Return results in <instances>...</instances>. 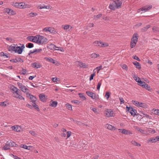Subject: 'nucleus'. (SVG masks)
Here are the masks:
<instances>
[{"label": "nucleus", "mask_w": 159, "mask_h": 159, "mask_svg": "<svg viewBox=\"0 0 159 159\" xmlns=\"http://www.w3.org/2000/svg\"><path fill=\"white\" fill-rule=\"evenodd\" d=\"M37 15V14L36 13L31 12L30 13L28 14V16H29L33 17L36 16Z\"/></svg>", "instance_id": "52"}, {"label": "nucleus", "mask_w": 159, "mask_h": 159, "mask_svg": "<svg viewBox=\"0 0 159 159\" xmlns=\"http://www.w3.org/2000/svg\"><path fill=\"white\" fill-rule=\"evenodd\" d=\"M146 83L144 81H141V80H140L138 84L139 85L143 88V86H144L145 84Z\"/></svg>", "instance_id": "41"}, {"label": "nucleus", "mask_w": 159, "mask_h": 159, "mask_svg": "<svg viewBox=\"0 0 159 159\" xmlns=\"http://www.w3.org/2000/svg\"><path fill=\"white\" fill-rule=\"evenodd\" d=\"M118 129L119 133H121L123 134L128 135L132 134L130 131L124 129Z\"/></svg>", "instance_id": "10"}, {"label": "nucleus", "mask_w": 159, "mask_h": 159, "mask_svg": "<svg viewBox=\"0 0 159 159\" xmlns=\"http://www.w3.org/2000/svg\"><path fill=\"white\" fill-rule=\"evenodd\" d=\"M138 34L136 33H135L133 34L130 42L135 43H136L138 41Z\"/></svg>", "instance_id": "15"}, {"label": "nucleus", "mask_w": 159, "mask_h": 159, "mask_svg": "<svg viewBox=\"0 0 159 159\" xmlns=\"http://www.w3.org/2000/svg\"><path fill=\"white\" fill-rule=\"evenodd\" d=\"M26 47L29 48H31L34 47V44L31 43H28L26 45Z\"/></svg>", "instance_id": "47"}, {"label": "nucleus", "mask_w": 159, "mask_h": 159, "mask_svg": "<svg viewBox=\"0 0 159 159\" xmlns=\"http://www.w3.org/2000/svg\"><path fill=\"white\" fill-rule=\"evenodd\" d=\"M15 45L13 44L9 46L7 48L8 50L11 52L13 51L15 52V48H16V46H15Z\"/></svg>", "instance_id": "22"}, {"label": "nucleus", "mask_w": 159, "mask_h": 159, "mask_svg": "<svg viewBox=\"0 0 159 159\" xmlns=\"http://www.w3.org/2000/svg\"><path fill=\"white\" fill-rule=\"evenodd\" d=\"M105 116L107 117H113L114 116V113L113 111L110 109H108L105 111Z\"/></svg>", "instance_id": "8"}, {"label": "nucleus", "mask_w": 159, "mask_h": 159, "mask_svg": "<svg viewBox=\"0 0 159 159\" xmlns=\"http://www.w3.org/2000/svg\"><path fill=\"white\" fill-rule=\"evenodd\" d=\"M111 95V93L109 92H107L105 96V97L107 99H108L109 98Z\"/></svg>", "instance_id": "49"}, {"label": "nucleus", "mask_w": 159, "mask_h": 159, "mask_svg": "<svg viewBox=\"0 0 159 159\" xmlns=\"http://www.w3.org/2000/svg\"><path fill=\"white\" fill-rule=\"evenodd\" d=\"M32 64L33 66L36 68H38L40 67V65L39 63L34 62Z\"/></svg>", "instance_id": "43"}, {"label": "nucleus", "mask_w": 159, "mask_h": 159, "mask_svg": "<svg viewBox=\"0 0 159 159\" xmlns=\"http://www.w3.org/2000/svg\"><path fill=\"white\" fill-rule=\"evenodd\" d=\"M133 78H134V80L137 82L138 83L139 82L140 80H141L140 78L137 76L136 75H134L133 76Z\"/></svg>", "instance_id": "42"}, {"label": "nucleus", "mask_w": 159, "mask_h": 159, "mask_svg": "<svg viewBox=\"0 0 159 159\" xmlns=\"http://www.w3.org/2000/svg\"><path fill=\"white\" fill-rule=\"evenodd\" d=\"M147 143H154L152 137L151 138L147 140Z\"/></svg>", "instance_id": "50"}, {"label": "nucleus", "mask_w": 159, "mask_h": 159, "mask_svg": "<svg viewBox=\"0 0 159 159\" xmlns=\"http://www.w3.org/2000/svg\"><path fill=\"white\" fill-rule=\"evenodd\" d=\"M120 66L123 69L125 70H128V67L126 64H121L120 65Z\"/></svg>", "instance_id": "45"}, {"label": "nucleus", "mask_w": 159, "mask_h": 159, "mask_svg": "<svg viewBox=\"0 0 159 159\" xmlns=\"http://www.w3.org/2000/svg\"><path fill=\"white\" fill-rule=\"evenodd\" d=\"M27 96L28 98H30L31 100L30 102V103L32 104L33 107L38 111L39 110V108L38 106L36 103V98L34 97L33 95L30 94L28 93H26Z\"/></svg>", "instance_id": "3"}, {"label": "nucleus", "mask_w": 159, "mask_h": 159, "mask_svg": "<svg viewBox=\"0 0 159 159\" xmlns=\"http://www.w3.org/2000/svg\"><path fill=\"white\" fill-rule=\"evenodd\" d=\"M152 6L151 5L145 6L142 8L138 9L137 11V12L138 13L140 12L141 11L145 12L150 10L152 8Z\"/></svg>", "instance_id": "6"}, {"label": "nucleus", "mask_w": 159, "mask_h": 159, "mask_svg": "<svg viewBox=\"0 0 159 159\" xmlns=\"http://www.w3.org/2000/svg\"><path fill=\"white\" fill-rule=\"evenodd\" d=\"M105 127L111 130H115L116 129V128L114 126L108 124L105 125Z\"/></svg>", "instance_id": "18"}, {"label": "nucleus", "mask_w": 159, "mask_h": 159, "mask_svg": "<svg viewBox=\"0 0 159 159\" xmlns=\"http://www.w3.org/2000/svg\"><path fill=\"white\" fill-rule=\"evenodd\" d=\"M109 46V44L108 43L105 42H101V46L100 48H105Z\"/></svg>", "instance_id": "31"}, {"label": "nucleus", "mask_w": 159, "mask_h": 159, "mask_svg": "<svg viewBox=\"0 0 159 159\" xmlns=\"http://www.w3.org/2000/svg\"><path fill=\"white\" fill-rule=\"evenodd\" d=\"M139 116L142 117H146L147 118L151 119V117L150 116L148 115L147 114L143 113L142 112L141 113V114Z\"/></svg>", "instance_id": "33"}, {"label": "nucleus", "mask_w": 159, "mask_h": 159, "mask_svg": "<svg viewBox=\"0 0 159 159\" xmlns=\"http://www.w3.org/2000/svg\"><path fill=\"white\" fill-rule=\"evenodd\" d=\"M6 11L10 15H13L16 14V12L15 11L8 8L6 9Z\"/></svg>", "instance_id": "23"}, {"label": "nucleus", "mask_w": 159, "mask_h": 159, "mask_svg": "<svg viewBox=\"0 0 159 159\" xmlns=\"http://www.w3.org/2000/svg\"><path fill=\"white\" fill-rule=\"evenodd\" d=\"M101 42L100 41H96L93 43V44L95 46L100 48Z\"/></svg>", "instance_id": "28"}, {"label": "nucleus", "mask_w": 159, "mask_h": 159, "mask_svg": "<svg viewBox=\"0 0 159 159\" xmlns=\"http://www.w3.org/2000/svg\"><path fill=\"white\" fill-rule=\"evenodd\" d=\"M122 5L121 2H116L114 1H113L110 2L108 7L110 10L114 11L121 8Z\"/></svg>", "instance_id": "2"}, {"label": "nucleus", "mask_w": 159, "mask_h": 159, "mask_svg": "<svg viewBox=\"0 0 159 159\" xmlns=\"http://www.w3.org/2000/svg\"><path fill=\"white\" fill-rule=\"evenodd\" d=\"M152 113L154 114L159 116V109H153L152 110Z\"/></svg>", "instance_id": "34"}, {"label": "nucleus", "mask_w": 159, "mask_h": 159, "mask_svg": "<svg viewBox=\"0 0 159 159\" xmlns=\"http://www.w3.org/2000/svg\"><path fill=\"white\" fill-rule=\"evenodd\" d=\"M10 89L12 91V95L14 97L21 100H24V98L20 94L21 91L17 87L12 85Z\"/></svg>", "instance_id": "1"}, {"label": "nucleus", "mask_w": 159, "mask_h": 159, "mask_svg": "<svg viewBox=\"0 0 159 159\" xmlns=\"http://www.w3.org/2000/svg\"><path fill=\"white\" fill-rule=\"evenodd\" d=\"M12 5L16 8H19L20 2L13 3Z\"/></svg>", "instance_id": "53"}, {"label": "nucleus", "mask_w": 159, "mask_h": 159, "mask_svg": "<svg viewBox=\"0 0 159 159\" xmlns=\"http://www.w3.org/2000/svg\"><path fill=\"white\" fill-rule=\"evenodd\" d=\"M152 30L154 32H157L159 31V29L157 27H154L152 28Z\"/></svg>", "instance_id": "63"}, {"label": "nucleus", "mask_w": 159, "mask_h": 159, "mask_svg": "<svg viewBox=\"0 0 159 159\" xmlns=\"http://www.w3.org/2000/svg\"><path fill=\"white\" fill-rule=\"evenodd\" d=\"M52 80L57 84H58L60 81V79L57 78H52Z\"/></svg>", "instance_id": "36"}, {"label": "nucleus", "mask_w": 159, "mask_h": 159, "mask_svg": "<svg viewBox=\"0 0 159 159\" xmlns=\"http://www.w3.org/2000/svg\"><path fill=\"white\" fill-rule=\"evenodd\" d=\"M54 50H57L61 51V52H64V49L61 47H57L56 46V48Z\"/></svg>", "instance_id": "38"}, {"label": "nucleus", "mask_w": 159, "mask_h": 159, "mask_svg": "<svg viewBox=\"0 0 159 159\" xmlns=\"http://www.w3.org/2000/svg\"><path fill=\"white\" fill-rule=\"evenodd\" d=\"M20 147L25 149L28 150L29 149L28 148V147L25 144H21L20 145Z\"/></svg>", "instance_id": "58"}, {"label": "nucleus", "mask_w": 159, "mask_h": 159, "mask_svg": "<svg viewBox=\"0 0 159 159\" xmlns=\"http://www.w3.org/2000/svg\"><path fill=\"white\" fill-rule=\"evenodd\" d=\"M79 97L82 100H86V98L84 96V95L83 93H79Z\"/></svg>", "instance_id": "35"}, {"label": "nucleus", "mask_w": 159, "mask_h": 159, "mask_svg": "<svg viewBox=\"0 0 159 159\" xmlns=\"http://www.w3.org/2000/svg\"><path fill=\"white\" fill-rule=\"evenodd\" d=\"M101 84H102V82H101V81L98 82V85H97V89L98 90H99V89H100V86L101 85Z\"/></svg>", "instance_id": "61"}, {"label": "nucleus", "mask_w": 159, "mask_h": 159, "mask_svg": "<svg viewBox=\"0 0 159 159\" xmlns=\"http://www.w3.org/2000/svg\"><path fill=\"white\" fill-rule=\"evenodd\" d=\"M30 7V6L24 2H20L19 8L24 9L26 8H29Z\"/></svg>", "instance_id": "14"}, {"label": "nucleus", "mask_w": 159, "mask_h": 159, "mask_svg": "<svg viewBox=\"0 0 159 159\" xmlns=\"http://www.w3.org/2000/svg\"><path fill=\"white\" fill-rule=\"evenodd\" d=\"M133 64L136 66V68L139 69H141V67L140 64L138 62L135 61L133 62Z\"/></svg>", "instance_id": "30"}, {"label": "nucleus", "mask_w": 159, "mask_h": 159, "mask_svg": "<svg viewBox=\"0 0 159 159\" xmlns=\"http://www.w3.org/2000/svg\"><path fill=\"white\" fill-rule=\"evenodd\" d=\"M45 59L46 61L50 62L53 64H55L57 66H59L60 65V63L59 62L57 61H55L53 59L50 57H46Z\"/></svg>", "instance_id": "11"}, {"label": "nucleus", "mask_w": 159, "mask_h": 159, "mask_svg": "<svg viewBox=\"0 0 159 159\" xmlns=\"http://www.w3.org/2000/svg\"><path fill=\"white\" fill-rule=\"evenodd\" d=\"M40 35H38L35 36H33V42L37 43H40Z\"/></svg>", "instance_id": "17"}, {"label": "nucleus", "mask_w": 159, "mask_h": 159, "mask_svg": "<svg viewBox=\"0 0 159 159\" xmlns=\"http://www.w3.org/2000/svg\"><path fill=\"white\" fill-rule=\"evenodd\" d=\"M33 36H28L27 38V39L29 40L30 41L33 42Z\"/></svg>", "instance_id": "59"}, {"label": "nucleus", "mask_w": 159, "mask_h": 159, "mask_svg": "<svg viewBox=\"0 0 159 159\" xmlns=\"http://www.w3.org/2000/svg\"><path fill=\"white\" fill-rule=\"evenodd\" d=\"M132 143L133 145H134L136 146L139 147L141 146L140 144L137 143V142H135V141H132Z\"/></svg>", "instance_id": "56"}, {"label": "nucleus", "mask_w": 159, "mask_h": 159, "mask_svg": "<svg viewBox=\"0 0 159 159\" xmlns=\"http://www.w3.org/2000/svg\"><path fill=\"white\" fill-rule=\"evenodd\" d=\"M17 84L19 88L23 92L26 93H28L29 92V90L22 83L19 82H17Z\"/></svg>", "instance_id": "4"}, {"label": "nucleus", "mask_w": 159, "mask_h": 159, "mask_svg": "<svg viewBox=\"0 0 159 159\" xmlns=\"http://www.w3.org/2000/svg\"><path fill=\"white\" fill-rule=\"evenodd\" d=\"M71 102L72 103L76 105H79L80 103V101L77 100H72Z\"/></svg>", "instance_id": "48"}, {"label": "nucleus", "mask_w": 159, "mask_h": 159, "mask_svg": "<svg viewBox=\"0 0 159 159\" xmlns=\"http://www.w3.org/2000/svg\"><path fill=\"white\" fill-rule=\"evenodd\" d=\"M66 106L68 110H72V107L71 105L69 104H66Z\"/></svg>", "instance_id": "55"}, {"label": "nucleus", "mask_w": 159, "mask_h": 159, "mask_svg": "<svg viewBox=\"0 0 159 159\" xmlns=\"http://www.w3.org/2000/svg\"><path fill=\"white\" fill-rule=\"evenodd\" d=\"M15 52L16 53H17L19 54H21L22 51V49L20 48V46H17L16 48H15Z\"/></svg>", "instance_id": "26"}, {"label": "nucleus", "mask_w": 159, "mask_h": 159, "mask_svg": "<svg viewBox=\"0 0 159 159\" xmlns=\"http://www.w3.org/2000/svg\"><path fill=\"white\" fill-rule=\"evenodd\" d=\"M126 110L127 111L129 112L132 115L134 116L136 115V111L132 107H126Z\"/></svg>", "instance_id": "12"}, {"label": "nucleus", "mask_w": 159, "mask_h": 159, "mask_svg": "<svg viewBox=\"0 0 159 159\" xmlns=\"http://www.w3.org/2000/svg\"><path fill=\"white\" fill-rule=\"evenodd\" d=\"M90 109L93 111L95 113L98 114L99 113L98 112L97 109L94 107H91Z\"/></svg>", "instance_id": "51"}, {"label": "nucleus", "mask_w": 159, "mask_h": 159, "mask_svg": "<svg viewBox=\"0 0 159 159\" xmlns=\"http://www.w3.org/2000/svg\"><path fill=\"white\" fill-rule=\"evenodd\" d=\"M0 56L1 57H4L5 58H8L10 57L7 53H5L3 52H0Z\"/></svg>", "instance_id": "32"}, {"label": "nucleus", "mask_w": 159, "mask_h": 159, "mask_svg": "<svg viewBox=\"0 0 159 159\" xmlns=\"http://www.w3.org/2000/svg\"><path fill=\"white\" fill-rule=\"evenodd\" d=\"M86 93L90 97L93 99L96 100L98 98V95L92 92L88 91L86 92Z\"/></svg>", "instance_id": "7"}, {"label": "nucleus", "mask_w": 159, "mask_h": 159, "mask_svg": "<svg viewBox=\"0 0 159 159\" xmlns=\"http://www.w3.org/2000/svg\"><path fill=\"white\" fill-rule=\"evenodd\" d=\"M48 42V39L45 37L40 36V44L45 43Z\"/></svg>", "instance_id": "19"}, {"label": "nucleus", "mask_w": 159, "mask_h": 159, "mask_svg": "<svg viewBox=\"0 0 159 159\" xmlns=\"http://www.w3.org/2000/svg\"><path fill=\"white\" fill-rule=\"evenodd\" d=\"M148 131L150 133L152 134H154L156 132V131L154 129H149Z\"/></svg>", "instance_id": "64"}, {"label": "nucleus", "mask_w": 159, "mask_h": 159, "mask_svg": "<svg viewBox=\"0 0 159 159\" xmlns=\"http://www.w3.org/2000/svg\"><path fill=\"white\" fill-rule=\"evenodd\" d=\"M132 102L134 105L138 107H141L144 108H146L147 107V105L144 103H142L138 102L137 101L133 100L132 101Z\"/></svg>", "instance_id": "5"}, {"label": "nucleus", "mask_w": 159, "mask_h": 159, "mask_svg": "<svg viewBox=\"0 0 159 159\" xmlns=\"http://www.w3.org/2000/svg\"><path fill=\"white\" fill-rule=\"evenodd\" d=\"M48 99V96L43 94H40V101L46 102Z\"/></svg>", "instance_id": "21"}, {"label": "nucleus", "mask_w": 159, "mask_h": 159, "mask_svg": "<svg viewBox=\"0 0 159 159\" xmlns=\"http://www.w3.org/2000/svg\"><path fill=\"white\" fill-rule=\"evenodd\" d=\"M10 149V148L8 146L7 143H6L5 145L2 147V149L4 150H7Z\"/></svg>", "instance_id": "40"}, {"label": "nucleus", "mask_w": 159, "mask_h": 159, "mask_svg": "<svg viewBox=\"0 0 159 159\" xmlns=\"http://www.w3.org/2000/svg\"><path fill=\"white\" fill-rule=\"evenodd\" d=\"M56 46L52 43H50L48 44L47 46V47L48 48L50 49V50H54L56 47Z\"/></svg>", "instance_id": "24"}, {"label": "nucleus", "mask_w": 159, "mask_h": 159, "mask_svg": "<svg viewBox=\"0 0 159 159\" xmlns=\"http://www.w3.org/2000/svg\"><path fill=\"white\" fill-rule=\"evenodd\" d=\"M102 68V66H101L98 67H97L96 68L93 70V72H95L96 73V71H97V73H98L99 72V71Z\"/></svg>", "instance_id": "46"}, {"label": "nucleus", "mask_w": 159, "mask_h": 159, "mask_svg": "<svg viewBox=\"0 0 159 159\" xmlns=\"http://www.w3.org/2000/svg\"><path fill=\"white\" fill-rule=\"evenodd\" d=\"M102 16V14L99 13L97 15H95L93 16V19L95 20H97L100 18Z\"/></svg>", "instance_id": "37"}, {"label": "nucleus", "mask_w": 159, "mask_h": 159, "mask_svg": "<svg viewBox=\"0 0 159 159\" xmlns=\"http://www.w3.org/2000/svg\"><path fill=\"white\" fill-rule=\"evenodd\" d=\"M143 88L146 89V90L150 92H152V89L151 88L150 86L148 84L146 83L145 84L144 86H143Z\"/></svg>", "instance_id": "25"}, {"label": "nucleus", "mask_w": 159, "mask_h": 159, "mask_svg": "<svg viewBox=\"0 0 159 159\" xmlns=\"http://www.w3.org/2000/svg\"><path fill=\"white\" fill-rule=\"evenodd\" d=\"M99 56L98 54H97L95 53H93L91 54V57L92 58H95Z\"/></svg>", "instance_id": "44"}, {"label": "nucleus", "mask_w": 159, "mask_h": 159, "mask_svg": "<svg viewBox=\"0 0 159 159\" xmlns=\"http://www.w3.org/2000/svg\"><path fill=\"white\" fill-rule=\"evenodd\" d=\"M79 65L80 67L84 68H87L88 67V65L82 62H79Z\"/></svg>", "instance_id": "27"}, {"label": "nucleus", "mask_w": 159, "mask_h": 159, "mask_svg": "<svg viewBox=\"0 0 159 159\" xmlns=\"http://www.w3.org/2000/svg\"><path fill=\"white\" fill-rule=\"evenodd\" d=\"M40 52V49L34 50L33 51L30 50L28 53V55H30L31 54L36 52Z\"/></svg>", "instance_id": "39"}, {"label": "nucleus", "mask_w": 159, "mask_h": 159, "mask_svg": "<svg viewBox=\"0 0 159 159\" xmlns=\"http://www.w3.org/2000/svg\"><path fill=\"white\" fill-rule=\"evenodd\" d=\"M61 28L66 32H71L72 30V27L70 25L66 24L62 25Z\"/></svg>", "instance_id": "9"}, {"label": "nucleus", "mask_w": 159, "mask_h": 159, "mask_svg": "<svg viewBox=\"0 0 159 159\" xmlns=\"http://www.w3.org/2000/svg\"><path fill=\"white\" fill-rule=\"evenodd\" d=\"M21 74L22 75H25L26 73V70L25 69L23 68L21 71Z\"/></svg>", "instance_id": "62"}, {"label": "nucleus", "mask_w": 159, "mask_h": 159, "mask_svg": "<svg viewBox=\"0 0 159 159\" xmlns=\"http://www.w3.org/2000/svg\"><path fill=\"white\" fill-rule=\"evenodd\" d=\"M55 29L51 27H46L43 29V30L44 32H49L51 33H55Z\"/></svg>", "instance_id": "13"}, {"label": "nucleus", "mask_w": 159, "mask_h": 159, "mask_svg": "<svg viewBox=\"0 0 159 159\" xmlns=\"http://www.w3.org/2000/svg\"><path fill=\"white\" fill-rule=\"evenodd\" d=\"M136 43H135L130 42V47L131 48H134L136 45Z\"/></svg>", "instance_id": "60"}, {"label": "nucleus", "mask_w": 159, "mask_h": 159, "mask_svg": "<svg viewBox=\"0 0 159 159\" xmlns=\"http://www.w3.org/2000/svg\"><path fill=\"white\" fill-rule=\"evenodd\" d=\"M57 104L58 102H57L53 101L52 100H51L49 102V106L51 107H55L57 106Z\"/></svg>", "instance_id": "20"}, {"label": "nucleus", "mask_w": 159, "mask_h": 159, "mask_svg": "<svg viewBox=\"0 0 159 159\" xmlns=\"http://www.w3.org/2000/svg\"><path fill=\"white\" fill-rule=\"evenodd\" d=\"M95 73L93 71V73L90 75L89 80L90 81L92 80L93 79V77L95 76Z\"/></svg>", "instance_id": "54"}, {"label": "nucleus", "mask_w": 159, "mask_h": 159, "mask_svg": "<svg viewBox=\"0 0 159 159\" xmlns=\"http://www.w3.org/2000/svg\"><path fill=\"white\" fill-rule=\"evenodd\" d=\"M51 7L49 5H45L43 4L40 5V9H51Z\"/></svg>", "instance_id": "29"}, {"label": "nucleus", "mask_w": 159, "mask_h": 159, "mask_svg": "<svg viewBox=\"0 0 159 159\" xmlns=\"http://www.w3.org/2000/svg\"><path fill=\"white\" fill-rule=\"evenodd\" d=\"M150 27V25H147L146 27H144L142 29V30L143 31H145L147 30Z\"/></svg>", "instance_id": "57"}, {"label": "nucleus", "mask_w": 159, "mask_h": 159, "mask_svg": "<svg viewBox=\"0 0 159 159\" xmlns=\"http://www.w3.org/2000/svg\"><path fill=\"white\" fill-rule=\"evenodd\" d=\"M7 143L10 148L11 147H17V144L16 143L11 140L8 141Z\"/></svg>", "instance_id": "16"}]
</instances>
